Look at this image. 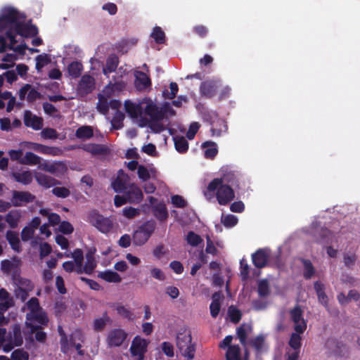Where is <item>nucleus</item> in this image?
<instances>
[{"label": "nucleus", "instance_id": "nucleus-31", "mask_svg": "<svg viewBox=\"0 0 360 360\" xmlns=\"http://www.w3.org/2000/svg\"><path fill=\"white\" fill-rule=\"evenodd\" d=\"M124 108L126 112L132 118H137L142 114L143 108L140 104H136L131 101L124 102Z\"/></svg>", "mask_w": 360, "mask_h": 360}, {"label": "nucleus", "instance_id": "nucleus-23", "mask_svg": "<svg viewBox=\"0 0 360 360\" xmlns=\"http://www.w3.org/2000/svg\"><path fill=\"white\" fill-rule=\"evenodd\" d=\"M135 77L134 84L138 90H145L151 86L152 83L150 77L143 72L137 71Z\"/></svg>", "mask_w": 360, "mask_h": 360}, {"label": "nucleus", "instance_id": "nucleus-11", "mask_svg": "<svg viewBox=\"0 0 360 360\" xmlns=\"http://www.w3.org/2000/svg\"><path fill=\"white\" fill-rule=\"evenodd\" d=\"M95 79L91 75L85 74L82 76L77 87V92L80 96H86L95 89Z\"/></svg>", "mask_w": 360, "mask_h": 360}, {"label": "nucleus", "instance_id": "nucleus-19", "mask_svg": "<svg viewBox=\"0 0 360 360\" xmlns=\"http://www.w3.org/2000/svg\"><path fill=\"white\" fill-rule=\"evenodd\" d=\"M129 177L122 169L117 172L116 179L112 182V187L116 193H123L128 187Z\"/></svg>", "mask_w": 360, "mask_h": 360}, {"label": "nucleus", "instance_id": "nucleus-64", "mask_svg": "<svg viewBox=\"0 0 360 360\" xmlns=\"http://www.w3.org/2000/svg\"><path fill=\"white\" fill-rule=\"evenodd\" d=\"M302 262L304 267L303 273L304 277L306 279H309L314 274V266H312L311 262L309 260L304 259Z\"/></svg>", "mask_w": 360, "mask_h": 360}, {"label": "nucleus", "instance_id": "nucleus-55", "mask_svg": "<svg viewBox=\"0 0 360 360\" xmlns=\"http://www.w3.org/2000/svg\"><path fill=\"white\" fill-rule=\"evenodd\" d=\"M116 310L117 314L124 319L129 321H133L135 319L134 313L123 305H118Z\"/></svg>", "mask_w": 360, "mask_h": 360}, {"label": "nucleus", "instance_id": "nucleus-15", "mask_svg": "<svg viewBox=\"0 0 360 360\" xmlns=\"http://www.w3.org/2000/svg\"><path fill=\"white\" fill-rule=\"evenodd\" d=\"M23 122L26 127H30L34 130H39L43 127L42 117L33 115L28 110L24 111Z\"/></svg>", "mask_w": 360, "mask_h": 360}, {"label": "nucleus", "instance_id": "nucleus-34", "mask_svg": "<svg viewBox=\"0 0 360 360\" xmlns=\"http://www.w3.org/2000/svg\"><path fill=\"white\" fill-rule=\"evenodd\" d=\"M84 150L92 155H105L109 152L108 148L102 144L90 143L84 146Z\"/></svg>", "mask_w": 360, "mask_h": 360}, {"label": "nucleus", "instance_id": "nucleus-54", "mask_svg": "<svg viewBox=\"0 0 360 360\" xmlns=\"http://www.w3.org/2000/svg\"><path fill=\"white\" fill-rule=\"evenodd\" d=\"M36 65L35 68L36 70L39 72L41 70V69L48 63H50L51 59L48 54H41L38 55L36 58Z\"/></svg>", "mask_w": 360, "mask_h": 360}, {"label": "nucleus", "instance_id": "nucleus-63", "mask_svg": "<svg viewBox=\"0 0 360 360\" xmlns=\"http://www.w3.org/2000/svg\"><path fill=\"white\" fill-rule=\"evenodd\" d=\"M12 360H28L29 354L22 349L14 350L11 355Z\"/></svg>", "mask_w": 360, "mask_h": 360}, {"label": "nucleus", "instance_id": "nucleus-35", "mask_svg": "<svg viewBox=\"0 0 360 360\" xmlns=\"http://www.w3.org/2000/svg\"><path fill=\"white\" fill-rule=\"evenodd\" d=\"M98 277L108 283H120L122 281L121 276L113 271H101L98 274Z\"/></svg>", "mask_w": 360, "mask_h": 360}, {"label": "nucleus", "instance_id": "nucleus-4", "mask_svg": "<svg viewBox=\"0 0 360 360\" xmlns=\"http://www.w3.org/2000/svg\"><path fill=\"white\" fill-rule=\"evenodd\" d=\"M258 299L252 302V307L257 311L263 310L269 305L268 297L270 294V285L268 279L264 278L257 282Z\"/></svg>", "mask_w": 360, "mask_h": 360}, {"label": "nucleus", "instance_id": "nucleus-30", "mask_svg": "<svg viewBox=\"0 0 360 360\" xmlns=\"http://www.w3.org/2000/svg\"><path fill=\"white\" fill-rule=\"evenodd\" d=\"M153 215L160 221H165L168 217V212L164 202H158L152 206Z\"/></svg>", "mask_w": 360, "mask_h": 360}, {"label": "nucleus", "instance_id": "nucleus-21", "mask_svg": "<svg viewBox=\"0 0 360 360\" xmlns=\"http://www.w3.org/2000/svg\"><path fill=\"white\" fill-rule=\"evenodd\" d=\"M84 341V337L80 330L73 331L68 339L69 349L70 347H73L77 351V354L79 356L84 354V351L82 349V342Z\"/></svg>", "mask_w": 360, "mask_h": 360}, {"label": "nucleus", "instance_id": "nucleus-41", "mask_svg": "<svg viewBox=\"0 0 360 360\" xmlns=\"http://www.w3.org/2000/svg\"><path fill=\"white\" fill-rule=\"evenodd\" d=\"M41 162V158L32 152H26L24 158L20 161V164L37 165Z\"/></svg>", "mask_w": 360, "mask_h": 360}, {"label": "nucleus", "instance_id": "nucleus-42", "mask_svg": "<svg viewBox=\"0 0 360 360\" xmlns=\"http://www.w3.org/2000/svg\"><path fill=\"white\" fill-rule=\"evenodd\" d=\"M75 136L80 139H89L94 136V131L91 126H82L76 130Z\"/></svg>", "mask_w": 360, "mask_h": 360}, {"label": "nucleus", "instance_id": "nucleus-38", "mask_svg": "<svg viewBox=\"0 0 360 360\" xmlns=\"http://www.w3.org/2000/svg\"><path fill=\"white\" fill-rule=\"evenodd\" d=\"M83 70V65L82 63L78 61H73L70 63L68 66V72L70 76L76 79L80 77Z\"/></svg>", "mask_w": 360, "mask_h": 360}, {"label": "nucleus", "instance_id": "nucleus-59", "mask_svg": "<svg viewBox=\"0 0 360 360\" xmlns=\"http://www.w3.org/2000/svg\"><path fill=\"white\" fill-rule=\"evenodd\" d=\"M86 261L84 264V270H87L91 274H92L97 265L96 262L93 256V253L90 252H87L86 255Z\"/></svg>", "mask_w": 360, "mask_h": 360}, {"label": "nucleus", "instance_id": "nucleus-62", "mask_svg": "<svg viewBox=\"0 0 360 360\" xmlns=\"http://www.w3.org/2000/svg\"><path fill=\"white\" fill-rule=\"evenodd\" d=\"M238 221V218L233 214H228L221 217V223L227 228L233 227L237 224Z\"/></svg>", "mask_w": 360, "mask_h": 360}, {"label": "nucleus", "instance_id": "nucleus-32", "mask_svg": "<svg viewBox=\"0 0 360 360\" xmlns=\"http://www.w3.org/2000/svg\"><path fill=\"white\" fill-rule=\"evenodd\" d=\"M119 64V58L115 55H110L108 57L105 63V66L103 69V73L108 77V75L116 70Z\"/></svg>", "mask_w": 360, "mask_h": 360}, {"label": "nucleus", "instance_id": "nucleus-56", "mask_svg": "<svg viewBox=\"0 0 360 360\" xmlns=\"http://www.w3.org/2000/svg\"><path fill=\"white\" fill-rule=\"evenodd\" d=\"M221 180V183L225 185H230L231 187L238 184L237 178L233 172H229L223 175L221 178H219Z\"/></svg>", "mask_w": 360, "mask_h": 360}, {"label": "nucleus", "instance_id": "nucleus-14", "mask_svg": "<svg viewBox=\"0 0 360 360\" xmlns=\"http://www.w3.org/2000/svg\"><path fill=\"white\" fill-rule=\"evenodd\" d=\"M20 101L26 100L28 103H34L41 98V94L36 89L32 88L30 84H25L18 91Z\"/></svg>", "mask_w": 360, "mask_h": 360}, {"label": "nucleus", "instance_id": "nucleus-39", "mask_svg": "<svg viewBox=\"0 0 360 360\" xmlns=\"http://www.w3.org/2000/svg\"><path fill=\"white\" fill-rule=\"evenodd\" d=\"M175 149L180 153H185L188 150V142L182 136H176L173 138Z\"/></svg>", "mask_w": 360, "mask_h": 360}, {"label": "nucleus", "instance_id": "nucleus-16", "mask_svg": "<svg viewBox=\"0 0 360 360\" xmlns=\"http://www.w3.org/2000/svg\"><path fill=\"white\" fill-rule=\"evenodd\" d=\"M20 259L17 257H14L13 261L8 259L2 260L1 262V268L6 274L12 272L11 277L13 278L18 273H20Z\"/></svg>", "mask_w": 360, "mask_h": 360}, {"label": "nucleus", "instance_id": "nucleus-33", "mask_svg": "<svg viewBox=\"0 0 360 360\" xmlns=\"http://www.w3.org/2000/svg\"><path fill=\"white\" fill-rule=\"evenodd\" d=\"M21 218V212L18 210H12L9 211L5 217V220L11 229L18 226Z\"/></svg>", "mask_w": 360, "mask_h": 360}, {"label": "nucleus", "instance_id": "nucleus-24", "mask_svg": "<svg viewBox=\"0 0 360 360\" xmlns=\"http://www.w3.org/2000/svg\"><path fill=\"white\" fill-rule=\"evenodd\" d=\"M314 288L316 291L319 302L326 308H328L329 298L326 294V288L324 284L320 281H316L314 284Z\"/></svg>", "mask_w": 360, "mask_h": 360}, {"label": "nucleus", "instance_id": "nucleus-17", "mask_svg": "<svg viewBox=\"0 0 360 360\" xmlns=\"http://www.w3.org/2000/svg\"><path fill=\"white\" fill-rule=\"evenodd\" d=\"M123 193H124L128 202L129 203H139L142 200L143 197L141 188L134 184L129 185Z\"/></svg>", "mask_w": 360, "mask_h": 360}, {"label": "nucleus", "instance_id": "nucleus-47", "mask_svg": "<svg viewBox=\"0 0 360 360\" xmlns=\"http://www.w3.org/2000/svg\"><path fill=\"white\" fill-rule=\"evenodd\" d=\"M251 330V326L246 324H242L237 328V336L243 346H245L247 343L248 332Z\"/></svg>", "mask_w": 360, "mask_h": 360}, {"label": "nucleus", "instance_id": "nucleus-57", "mask_svg": "<svg viewBox=\"0 0 360 360\" xmlns=\"http://www.w3.org/2000/svg\"><path fill=\"white\" fill-rule=\"evenodd\" d=\"M250 267L245 259L240 262V275L243 281H246L249 278Z\"/></svg>", "mask_w": 360, "mask_h": 360}, {"label": "nucleus", "instance_id": "nucleus-45", "mask_svg": "<svg viewBox=\"0 0 360 360\" xmlns=\"http://www.w3.org/2000/svg\"><path fill=\"white\" fill-rule=\"evenodd\" d=\"M301 334L302 333H297L296 331L295 333H292L288 342V345L290 346V348L288 349L300 352V348L302 346Z\"/></svg>", "mask_w": 360, "mask_h": 360}, {"label": "nucleus", "instance_id": "nucleus-18", "mask_svg": "<svg viewBox=\"0 0 360 360\" xmlns=\"http://www.w3.org/2000/svg\"><path fill=\"white\" fill-rule=\"evenodd\" d=\"M15 32L24 37H33L38 34L39 30L36 25L18 22L15 25Z\"/></svg>", "mask_w": 360, "mask_h": 360}, {"label": "nucleus", "instance_id": "nucleus-25", "mask_svg": "<svg viewBox=\"0 0 360 360\" xmlns=\"http://www.w3.org/2000/svg\"><path fill=\"white\" fill-rule=\"evenodd\" d=\"M35 179L39 185L46 188L60 184L58 180L41 173L36 174Z\"/></svg>", "mask_w": 360, "mask_h": 360}, {"label": "nucleus", "instance_id": "nucleus-27", "mask_svg": "<svg viewBox=\"0 0 360 360\" xmlns=\"http://www.w3.org/2000/svg\"><path fill=\"white\" fill-rule=\"evenodd\" d=\"M202 148L205 149L204 157L206 159L213 160L218 153L217 143L214 141H207L202 143Z\"/></svg>", "mask_w": 360, "mask_h": 360}, {"label": "nucleus", "instance_id": "nucleus-52", "mask_svg": "<svg viewBox=\"0 0 360 360\" xmlns=\"http://www.w3.org/2000/svg\"><path fill=\"white\" fill-rule=\"evenodd\" d=\"M41 329L40 326H31V332L34 333L35 340L40 343H44L47 339V335Z\"/></svg>", "mask_w": 360, "mask_h": 360}, {"label": "nucleus", "instance_id": "nucleus-40", "mask_svg": "<svg viewBox=\"0 0 360 360\" xmlns=\"http://www.w3.org/2000/svg\"><path fill=\"white\" fill-rule=\"evenodd\" d=\"M12 176L15 181L21 183L24 185L30 184L32 181V174L30 171H25L21 173L13 172Z\"/></svg>", "mask_w": 360, "mask_h": 360}, {"label": "nucleus", "instance_id": "nucleus-6", "mask_svg": "<svg viewBox=\"0 0 360 360\" xmlns=\"http://www.w3.org/2000/svg\"><path fill=\"white\" fill-rule=\"evenodd\" d=\"M150 342L139 335H136L132 340L129 351L133 357L137 360H144L145 354L147 352L148 346Z\"/></svg>", "mask_w": 360, "mask_h": 360}, {"label": "nucleus", "instance_id": "nucleus-51", "mask_svg": "<svg viewBox=\"0 0 360 360\" xmlns=\"http://www.w3.org/2000/svg\"><path fill=\"white\" fill-rule=\"evenodd\" d=\"M6 37L10 41V45L8 46V49L11 50H15L18 52L23 51V49L26 47V45L18 46L16 48H14L13 46L17 43L16 40V33L15 34L12 30H8L6 32Z\"/></svg>", "mask_w": 360, "mask_h": 360}, {"label": "nucleus", "instance_id": "nucleus-37", "mask_svg": "<svg viewBox=\"0 0 360 360\" xmlns=\"http://www.w3.org/2000/svg\"><path fill=\"white\" fill-rule=\"evenodd\" d=\"M212 302H211L210 305V314L213 318H217V316L219 315V313L220 311V293L219 292H214L212 296Z\"/></svg>", "mask_w": 360, "mask_h": 360}, {"label": "nucleus", "instance_id": "nucleus-13", "mask_svg": "<svg viewBox=\"0 0 360 360\" xmlns=\"http://www.w3.org/2000/svg\"><path fill=\"white\" fill-rule=\"evenodd\" d=\"M35 199V195L29 191H13L11 201L12 206L21 207L25 204L33 202Z\"/></svg>", "mask_w": 360, "mask_h": 360}, {"label": "nucleus", "instance_id": "nucleus-26", "mask_svg": "<svg viewBox=\"0 0 360 360\" xmlns=\"http://www.w3.org/2000/svg\"><path fill=\"white\" fill-rule=\"evenodd\" d=\"M13 283L17 286L15 289H22L27 291H32L34 288V285L32 281L27 278L20 276V273H18L13 278Z\"/></svg>", "mask_w": 360, "mask_h": 360}, {"label": "nucleus", "instance_id": "nucleus-61", "mask_svg": "<svg viewBox=\"0 0 360 360\" xmlns=\"http://www.w3.org/2000/svg\"><path fill=\"white\" fill-rule=\"evenodd\" d=\"M169 88L170 92H169L167 89H165L163 91L162 94L165 98L172 100L175 98L178 92L179 87L176 82H171L169 84Z\"/></svg>", "mask_w": 360, "mask_h": 360}, {"label": "nucleus", "instance_id": "nucleus-50", "mask_svg": "<svg viewBox=\"0 0 360 360\" xmlns=\"http://www.w3.org/2000/svg\"><path fill=\"white\" fill-rule=\"evenodd\" d=\"M31 319L37 321L38 323L42 326H46L49 323V319L46 313L42 310V309L37 311L30 314Z\"/></svg>", "mask_w": 360, "mask_h": 360}, {"label": "nucleus", "instance_id": "nucleus-49", "mask_svg": "<svg viewBox=\"0 0 360 360\" xmlns=\"http://www.w3.org/2000/svg\"><path fill=\"white\" fill-rule=\"evenodd\" d=\"M266 336L259 335L255 338L249 340V344L256 350L257 353H260L264 345Z\"/></svg>", "mask_w": 360, "mask_h": 360}, {"label": "nucleus", "instance_id": "nucleus-58", "mask_svg": "<svg viewBox=\"0 0 360 360\" xmlns=\"http://www.w3.org/2000/svg\"><path fill=\"white\" fill-rule=\"evenodd\" d=\"M151 37L154 39L155 42L157 44H163L165 41V32L162 31L161 27H155L153 28V32L151 33Z\"/></svg>", "mask_w": 360, "mask_h": 360}, {"label": "nucleus", "instance_id": "nucleus-12", "mask_svg": "<svg viewBox=\"0 0 360 360\" xmlns=\"http://www.w3.org/2000/svg\"><path fill=\"white\" fill-rule=\"evenodd\" d=\"M290 314L294 323V330L297 333H303L307 328V322L303 318V311L301 308L296 306L290 310Z\"/></svg>", "mask_w": 360, "mask_h": 360}, {"label": "nucleus", "instance_id": "nucleus-46", "mask_svg": "<svg viewBox=\"0 0 360 360\" xmlns=\"http://www.w3.org/2000/svg\"><path fill=\"white\" fill-rule=\"evenodd\" d=\"M98 101L96 105L97 110L102 115H106L109 110V102L101 94H98Z\"/></svg>", "mask_w": 360, "mask_h": 360}, {"label": "nucleus", "instance_id": "nucleus-29", "mask_svg": "<svg viewBox=\"0 0 360 360\" xmlns=\"http://www.w3.org/2000/svg\"><path fill=\"white\" fill-rule=\"evenodd\" d=\"M268 256L263 250H258L252 255V263L257 268H262L266 265Z\"/></svg>", "mask_w": 360, "mask_h": 360}, {"label": "nucleus", "instance_id": "nucleus-48", "mask_svg": "<svg viewBox=\"0 0 360 360\" xmlns=\"http://www.w3.org/2000/svg\"><path fill=\"white\" fill-rule=\"evenodd\" d=\"M124 119V114L117 110L110 121L112 128L115 130L120 129L123 127V120Z\"/></svg>", "mask_w": 360, "mask_h": 360}, {"label": "nucleus", "instance_id": "nucleus-10", "mask_svg": "<svg viewBox=\"0 0 360 360\" xmlns=\"http://www.w3.org/2000/svg\"><path fill=\"white\" fill-rule=\"evenodd\" d=\"M221 86L220 81L217 79H208L201 82L200 94L202 97L212 98L215 96L217 89Z\"/></svg>", "mask_w": 360, "mask_h": 360}, {"label": "nucleus", "instance_id": "nucleus-5", "mask_svg": "<svg viewBox=\"0 0 360 360\" xmlns=\"http://www.w3.org/2000/svg\"><path fill=\"white\" fill-rule=\"evenodd\" d=\"M88 221L103 233H109L113 228L112 220L96 211H92L89 214Z\"/></svg>", "mask_w": 360, "mask_h": 360}, {"label": "nucleus", "instance_id": "nucleus-60", "mask_svg": "<svg viewBox=\"0 0 360 360\" xmlns=\"http://www.w3.org/2000/svg\"><path fill=\"white\" fill-rule=\"evenodd\" d=\"M109 320L110 319L108 316L107 313H105L103 317L95 319L94 322V330L97 331H101L103 330Z\"/></svg>", "mask_w": 360, "mask_h": 360}, {"label": "nucleus", "instance_id": "nucleus-53", "mask_svg": "<svg viewBox=\"0 0 360 360\" xmlns=\"http://www.w3.org/2000/svg\"><path fill=\"white\" fill-rule=\"evenodd\" d=\"M187 243L192 247H197L200 244L203 243L202 238L194 233L193 231H189L186 236Z\"/></svg>", "mask_w": 360, "mask_h": 360}, {"label": "nucleus", "instance_id": "nucleus-43", "mask_svg": "<svg viewBox=\"0 0 360 360\" xmlns=\"http://www.w3.org/2000/svg\"><path fill=\"white\" fill-rule=\"evenodd\" d=\"M226 360H241L240 348L238 345L229 346L226 352Z\"/></svg>", "mask_w": 360, "mask_h": 360}, {"label": "nucleus", "instance_id": "nucleus-2", "mask_svg": "<svg viewBox=\"0 0 360 360\" xmlns=\"http://www.w3.org/2000/svg\"><path fill=\"white\" fill-rule=\"evenodd\" d=\"M176 347L181 354L188 360L195 357V345L192 343V337L190 330H184L178 333L176 335Z\"/></svg>", "mask_w": 360, "mask_h": 360}, {"label": "nucleus", "instance_id": "nucleus-9", "mask_svg": "<svg viewBox=\"0 0 360 360\" xmlns=\"http://www.w3.org/2000/svg\"><path fill=\"white\" fill-rule=\"evenodd\" d=\"M127 338V333L121 328H115L109 331L106 342L110 347H120Z\"/></svg>", "mask_w": 360, "mask_h": 360}, {"label": "nucleus", "instance_id": "nucleus-36", "mask_svg": "<svg viewBox=\"0 0 360 360\" xmlns=\"http://www.w3.org/2000/svg\"><path fill=\"white\" fill-rule=\"evenodd\" d=\"M311 228L312 230L309 233L314 235L316 240L318 242L326 237L330 233L328 229L320 227L317 222L312 223Z\"/></svg>", "mask_w": 360, "mask_h": 360}, {"label": "nucleus", "instance_id": "nucleus-1", "mask_svg": "<svg viewBox=\"0 0 360 360\" xmlns=\"http://www.w3.org/2000/svg\"><path fill=\"white\" fill-rule=\"evenodd\" d=\"M207 191L216 192V198L219 205H226L232 201L235 198L234 191L230 185H225L221 180L215 178L212 180L207 186Z\"/></svg>", "mask_w": 360, "mask_h": 360}, {"label": "nucleus", "instance_id": "nucleus-28", "mask_svg": "<svg viewBox=\"0 0 360 360\" xmlns=\"http://www.w3.org/2000/svg\"><path fill=\"white\" fill-rule=\"evenodd\" d=\"M6 238L8 240L11 248L15 252H20L22 250L20 241L18 233L13 231H7Z\"/></svg>", "mask_w": 360, "mask_h": 360}, {"label": "nucleus", "instance_id": "nucleus-3", "mask_svg": "<svg viewBox=\"0 0 360 360\" xmlns=\"http://www.w3.org/2000/svg\"><path fill=\"white\" fill-rule=\"evenodd\" d=\"M156 228V223L149 220L139 226L132 234V243L135 246H142L147 243Z\"/></svg>", "mask_w": 360, "mask_h": 360}, {"label": "nucleus", "instance_id": "nucleus-22", "mask_svg": "<svg viewBox=\"0 0 360 360\" xmlns=\"http://www.w3.org/2000/svg\"><path fill=\"white\" fill-rule=\"evenodd\" d=\"M144 112L148 115L153 121H161L164 119L165 111L158 108L153 103H148L145 108Z\"/></svg>", "mask_w": 360, "mask_h": 360}, {"label": "nucleus", "instance_id": "nucleus-20", "mask_svg": "<svg viewBox=\"0 0 360 360\" xmlns=\"http://www.w3.org/2000/svg\"><path fill=\"white\" fill-rule=\"evenodd\" d=\"M32 148L38 153L51 156H60L63 154V149L57 146H48L34 143Z\"/></svg>", "mask_w": 360, "mask_h": 360}, {"label": "nucleus", "instance_id": "nucleus-7", "mask_svg": "<svg viewBox=\"0 0 360 360\" xmlns=\"http://www.w3.org/2000/svg\"><path fill=\"white\" fill-rule=\"evenodd\" d=\"M19 12L17 9L8 7L3 9L0 16V32L4 31L7 27L15 25L19 22Z\"/></svg>", "mask_w": 360, "mask_h": 360}, {"label": "nucleus", "instance_id": "nucleus-8", "mask_svg": "<svg viewBox=\"0 0 360 360\" xmlns=\"http://www.w3.org/2000/svg\"><path fill=\"white\" fill-rule=\"evenodd\" d=\"M23 342V338L21 332L20 326L18 324H14L11 327V330L7 334V342L4 345V350L5 352H9L14 347L20 346Z\"/></svg>", "mask_w": 360, "mask_h": 360}, {"label": "nucleus", "instance_id": "nucleus-44", "mask_svg": "<svg viewBox=\"0 0 360 360\" xmlns=\"http://www.w3.org/2000/svg\"><path fill=\"white\" fill-rule=\"evenodd\" d=\"M58 332L60 337V350L63 354H67L69 352L68 338L61 326H58Z\"/></svg>", "mask_w": 360, "mask_h": 360}]
</instances>
